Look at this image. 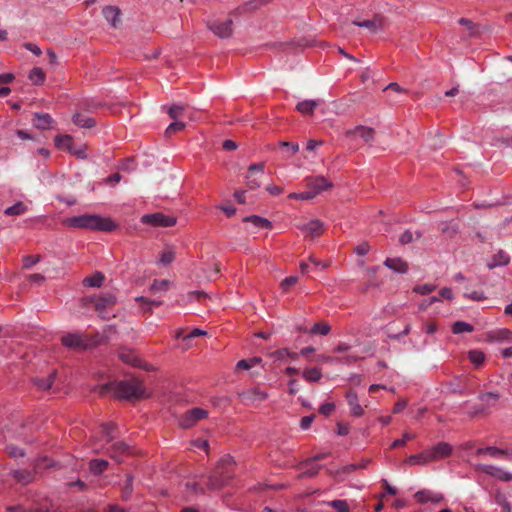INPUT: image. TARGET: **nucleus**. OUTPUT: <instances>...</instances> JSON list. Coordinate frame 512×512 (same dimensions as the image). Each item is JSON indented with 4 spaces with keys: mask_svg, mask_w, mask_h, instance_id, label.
I'll return each mask as SVG.
<instances>
[{
    "mask_svg": "<svg viewBox=\"0 0 512 512\" xmlns=\"http://www.w3.org/2000/svg\"><path fill=\"white\" fill-rule=\"evenodd\" d=\"M64 224L71 228L90 229L102 232H112L117 224L109 217H102L97 214H83L67 218Z\"/></svg>",
    "mask_w": 512,
    "mask_h": 512,
    "instance_id": "nucleus-1",
    "label": "nucleus"
},
{
    "mask_svg": "<svg viewBox=\"0 0 512 512\" xmlns=\"http://www.w3.org/2000/svg\"><path fill=\"white\" fill-rule=\"evenodd\" d=\"M112 389H114L115 395L119 398L139 399L146 396L142 381L137 378L121 381L115 386L112 383L103 384L99 386V394L104 396L110 393Z\"/></svg>",
    "mask_w": 512,
    "mask_h": 512,
    "instance_id": "nucleus-2",
    "label": "nucleus"
},
{
    "mask_svg": "<svg viewBox=\"0 0 512 512\" xmlns=\"http://www.w3.org/2000/svg\"><path fill=\"white\" fill-rule=\"evenodd\" d=\"M102 342L99 334L86 335L81 333H68L61 337V343L75 351H85L91 349Z\"/></svg>",
    "mask_w": 512,
    "mask_h": 512,
    "instance_id": "nucleus-3",
    "label": "nucleus"
},
{
    "mask_svg": "<svg viewBox=\"0 0 512 512\" xmlns=\"http://www.w3.org/2000/svg\"><path fill=\"white\" fill-rule=\"evenodd\" d=\"M234 465V459L230 455L223 456L215 469L208 476L207 480V488L210 490H218L223 486L227 485L229 481L232 479V474H228L221 477L220 473L223 472V468H230Z\"/></svg>",
    "mask_w": 512,
    "mask_h": 512,
    "instance_id": "nucleus-4",
    "label": "nucleus"
},
{
    "mask_svg": "<svg viewBox=\"0 0 512 512\" xmlns=\"http://www.w3.org/2000/svg\"><path fill=\"white\" fill-rule=\"evenodd\" d=\"M85 301L93 303L94 309L99 313V315L102 318H106L105 310L116 304V297L112 293H104L98 297L87 298Z\"/></svg>",
    "mask_w": 512,
    "mask_h": 512,
    "instance_id": "nucleus-5",
    "label": "nucleus"
},
{
    "mask_svg": "<svg viewBox=\"0 0 512 512\" xmlns=\"http://www.w3.org/2000/svg\"><path fill=\"white\" fill-rule=\"evenodd\" d=\"M141 222L143 224L151 225L154 227H171L176 224V218L158 212L143 215L141 218Z\"/></svg>",
    "mask_w": 512,
    "mask_h": 512,
    "instance_id": "nucleus-6",
    "label": "nucleus"
},
{
    "mask_svg": "<svg viewBox=\"0 0 512 512\" xmlns=\"http://www.w3.org/2000/svg\"><path fill=\"white\" fill-rule=\"evenodd\" d=\"M305 186L311 189L315 195L322 193L323 191L329 190L333 187L332 182L327 180L323 176H310L304 179Z\"/></svg>",
    "mask_w": 512,
    "mask_h": 512,
    "instance_id": "nucleus-7",
    "label": "nucleus"
},
{
    "mask_svg": "<svg viewBox=\"0 0 512 512\" xmlns=\"http://www.w3.org/2000/svg\"><path fill=\"white\" fill-rule=\"evenodd\" d=\"M475 470L482 472L486 475L495 477L499 480L509 482L512 480V474L503 470L500 467L489 465V464H477L475 465Z\"/></svg>",
    "mask_w": 512,
    "mask_h": 512,
    "instance_id": "nucleus-8",
    "label": "nucleus"
},
{
    "mask_svg": "<svg viewBox=\"0 0 512 512\" xmlns=\"http://www.w3.org/2000/svg\"><path fill=\"white\" fill-rule=\"evenodd\" d=\"M297 228L307 237H319L324 232V223L319 219L297 224Z\"/></svg>",
    "mask_w": 512,
    "mask_h": 512,
    "instance_id": "nucleus-9",
    "label": "nucleus"
},
{
    "mask_svg": "<svg viewBox=\"0 0 512 512\" xmlns=\"http://www.w3.org/2000/svg\"><path fill=\"white\" fill-rule=\"evenodd\" d=\"M208 416V412L202 408H193L187 411L180 419V425L183 428H190L195 425L199 420Z\"/></svg>",
    "mask_w": 512,
    "mask_h": 512,
    "instance_id": "nucleus-10",
    "label": "nucleus"
},
{
    "mask_svg": "<svg viewBox=\"0 0 512 512\" xmlns=\"http://www.w3.org/2000/svg\"><path fill=\"white\" fill-rule=\"evenodd\" d=\"M233 21L227 19L223 22L219 20L211 21L208 23V28L220 38H229L232 35Z\"/></svg>",
    "mask_w": 512,
    "mask_h": 512,
    "instance_id": "nucleus-11",
    "label": "nucleus"
},
{
    "mask_svg": "<svg viewBox=\"0 0 512 512\" xmlns=\"http://www.w3.org/2000/svg\"><path fill=\"white\" fill-rule=\"evenodd\" d=\"M346 137L354 139L361 138L366 143H371L374 140L375 130L371 127L357 126L354 129L347 130L345 132Z\"/></svg>",
    "mask_w": 512,
    "mask_h": 512,
    "instance_id": "nucleus-12",
    "label": "nucleus"
},
{
    "mask_svg": "<svg viewBox=\"0 0 512 512\" xmlns=\"http://www.w3.org/2000/svg\"><path fill=\"white\" fill-rule=\"evenodd\" d=\"M104 448L110 457L115 459L117 462H121L122 456L129 455L131 453V447L123 441L114 442Z\"/></svg>",
    "mask_w": 512,
    "mask_h": 512,
    "instance_id": "nucleus-13",
    "label": "nucleus"
},
{
    "mask_svg": "<svg viewBox=\"0 0 512 512\" xmlns=\"http://www.w3.org/2000/svg\"><path fill=\"white\" fill-rule=\"evenodd\" d=\"M452 451V446L446 442H440L437 445L433 446L432 448L427 449L430 462H434L439 459L448 457L451 455Z\"/></svg>",
    "mask_w": 512,
    "mask_h": 512,
    "instance_id": "nucleus-14",
    "label": "nucleus"
},
{
    "mask_svg": "<svg viewBox=\"0 0 512 512\" xmlns=\"http://www.w3.org/2000/svg\"><path fill=\"white\" fill-rule=\"evenodd\" d=\"M270 0H251L244 3L241 6H238L234 9L230 14L232 16H238L245 13L253 12L259 9L260 7L266 5Z\"/></svg>",
    "mask_w": 512,
    "mask_h": 512,
    "instance_id": "nucleus-15",
    "label": "nucleus"
},
{
    "mask_svg": "<svg viewBox=\"0 0 512 512\" xmlns=\"http://www.w3.org/2000/svg\"><path fill=\"white\" fill-rule=\"evenodd\" d=\"M383 23V17L381 15H375L371 20L353 21L352 25L366 28L370 32L375 33L382 29Z\"/></svg>",
    "mask_w": 512,
    "mask_h": 512,
    "instance_id": "nucleus-16",
    "label": "nucleus"
},
{
    "mask_svg": "<svg viewBox=\"0 0 512 512\" xmlns=\"http://www.w3.org/2000/svg\"><path fill=\"white\" fill-rule=\"evenodd\" d=\"M414 497L419 503H438L441 502L444 498L442 494L435 493L431 490H420L415 493Z\"/></svg>",
    "mask_w": 512,
    "mask_h": 512,
    "instance_id": "nucleus-17",
    "label": "nucleus"
},
{
    "mask_svg": "<svg viewBox=\"0 0 512 512\" xmlns=\"http://www.w3.org/2000/svg\"><path fill=\"white\" fill-rule=\"evenodd\" d=\"M346 399L350 407L351 414L356 417L362 416L364 410L362 406L358 403L357 394L354 391H348L346 394Z\"/></svg>",
    "mask_w": 512,
    "mask_h": 512,
    "instance_id": "nucleus-18",
    "label": "nucleus"
},
{
    "mask_svg": "<svg viewBox=\"0 0 512 512\" xmlns=\"http://www.w3.org/2000/svg\"><path fill=\"white\" fill-rule=\"evenodd\" d=\"M263 171H264V164H262V163L252 164L249 167L248 176H247V186L250 189H254L260 185V182L256 178H253L254 173L259 172L262 174Z\"/></svg>",
    "mask_w": 512,
    "mask_h": 512,
    "instance_id": "nucleus-19",
    "label": "nucleus"
},
{
    "mask_svg": "<svg viewBox=\"0 0 512 512\" xmlns=\"http://www.w3.org/2000/svg\"><path fill=\"white\" fill-rule=\"evenodd\" d=\"M53 119L47 113H36L34 116L33 124L38 129H49L52 125Z\"/></svg>",
    "mask_w": 512,
    "mask_h": 512,
    "instance_id": "nucleus-20",
    "label": "nucleus"
},
{
    "mask_svg": "<svg viewBox=\"0 0 512 512\" xmlns=\"http://www.w3.org/2000/svg\"><path fill=\"white\" fill-rule=\"evenodd\" d=\"M319 104V100H303L297 104L296 109L303 115H311Z\"/></svg>",
    "mask_w": 512,
    "mask_h": 512,
    "instance_id": "nucleus-21",
    "label": "nucleus"
},
{
    "mask_svg": "<svg viewBox=\"0 0 512 512\" xmlns=\"http://www.w3.org/2000/svg\"><path fill=\"white\" fill-rule=\"evenodd\" d=\"M103 15L107 22H109L113 27H117L120 22L119 16L120 11L118 8L113 6H108L103 9Z\"/></svg>",
    "mask_w": 512,
    "mask_h": 512,
    "instance_id": "nucleus-22",
    "label": "nucleus"
},
{
    "mask_svg": "<svg viewBox=\"0 0 512 512\" xmlns=\"http://www.w3.org/2000/svg\"><path fill=\"white\" fill-rule=\"evenodd\" d=\"M385 265L388 268H390L398 273H402V274L406 273L408 270L407 263L404 260H402L401 258H387L385 260Z\"/></svg>",
    "mask_w": 512,
    "mask_h": 512,
    "instance_id": "nucleus-23",
    "label": "nucleus"
},
{
    "mask_svg": "<svg viewBox=\"0 0 512 512\" xmlns=\"http://www.w3.org/2000/svg\"><path fill=\"white\" fill-rule=\"evenodd\" d=\"M116 425L113 422L104 423L101 425V436L106 444L111 443L115 438Z\"/></svg>",
    "mask_w": 512,
    "mask_h": 512,
    "instance_id": "nucleus-24",
    "label": "nucleus"
},
{
    "mask_svg": "<svg viewBox=\"0 0 512 512\" xmlns=\"http://www.w3.org/2000/svg\"><path fill=\"white\" fill-rule=\"evenodd\" d=\"M11 474H12L13 478H15L17 480V482H19L23 485H27V484L31 483L34 479L33 473L26 469L14 470V471H12Z\"/></svg>",
    "mask_w": 512,
    "mask_h": 512,
    "instance_id": "nucleus-25",
    "label": "nucleus"
},
{
    "mask_svg": "<svg viewBox=\"0 0 512 512\" xmlns=\"http://www.w3.org/2000/svg\"><path fill=\"white\" fill-rule=\"evenodd\" d=\"M105 276L102 272H95L93 275L83 279V285L86 287H101Z\"/></svg>",
    "mask_w": 512,
    "mask_h": 512,
    "instance_id": "nucleus-26",
    "label": "nucleus"
},
{
    "mask_svg": "<svg viewBox=\"0 0 512 512\" xmlns=\"http://www.w3.org/2000/svg\"><path fill=\"white\" fill-rule=\"evenodd\" d=\"M409 465H426L430 462L429 454L427 452V449L423 452L415 455H410L406 461Z\"/></svg>",
    "mask_w": 512,
    "mask_h": 512,
    "instance_id": "nucleus-27",
    "label": "nucleus"
},
{
    "mask_svg": "<svg viewBox=\"0 0 512 512\" xmlns=\"http://www.w3.org/2000/svg\"><path fill=\"white\" fill-rule=\"evenodd\" d=\"M72 120L74 124L81 128H92L96 125V121L93 118L80 113H76Z\"/></svg>",
    "mask_w": 512,
    "mask_h": 512,
    "instance_id": "nucleus-28",
    "label": "nucleus"
},
{
    "mask_svg": "<svg viewBox=\"0 0 512 512\" xmlns=\"http://www.w3.org/2000/svg\"><path fill=\"white\" fill-rule=\"evenodd\" d=\"M509 261H510L509 256L505 252L499 251L498 253H496L493 256L491 262H489L487 264V267L489 269H493L497 266H505L509 263Z\"/></svg>",
    "mask_w": 512,
    "mask_h": 512,
    "instance_id": "nucleus-29",
    "label": "nucleus"
},
{
    "mask_svg": "<svg viewBox=\"0 0 512 512\" xmlns=\"http://www.w3.org/2000/svg\"><path fill=\"white\" fill-rule=\"evenodd\" d=\"M499 398L500 395L494 392L482 393L478 396V399L482 402V405L486 406V410L494 407Z\"/></svg>",
    "mask_w": 512,
    "mask_h": 512,
    "instance_id": "nucleus-30",
    "label": "nucleus"
},
{
    "mask_svg": "<svg viewBox=\"0 0 512 512\" xmlns=\"http://www.w3.org/2000/svg\"><path fill=\"white\" fill-rule=\"evenodd\" d=\"M267 397L266 393L261 392L259 390H250L247 392H243L241 394V398L244 402H256V401H263Z\"/></svg>",
    "mask_w": 512,
    "mask_h": 512,
    "instance_id": "nucleus-31",
    "label": "nucleus"
},
{
    "mask_svg": "<svg viewBox=\"0 0 512 512\" xmlns=\"http://www.w3.org/2000/svg\"><path fill=\"white\" fill-rule=\"evenodd\" d=\"M108 465V461L103 459H93L89 463L90 470L95 475H99L104 472Z\"/></svg>",
    "mask_w": 512,
    "mask_h": 512,
    "instance_id": "nucleus-32",
    "label": "nucleus"
},
{
    "mask_svg": "<svg viewBox=\"0 0 512 512\" xmlns=\"http://www.w3.org/2000/svg\"><path fill=\"white\" fill-rule=\"evenodd\" d=\"M29 79L30 81L35 84V85H41L44 83L45 79H46V75L44 73V71L39 68V67H35L33 68L30 73H29Z\"/></svg>",
    "mask_w": 512,
    "mask_h": 512,
    "instance_id": "nucleus-33",
    "label": "nucleus"
},
{
    "mask_svg": "<svg viewBox=\"0 0 512 512\" xmlns=\"http://www.w3.org/2000/svg\"><path fill=\"white\" fill-rule=\"evenodd\" d=\"M244 220L253 223V225L260 229H270L272 227V224L268 219L260 216L253 215L246 217Z\"/></svg>",
    "mask_w": 512,
    "mask_h": 512,
    "instance_id": "nucleus-34",
    "label": "nucleus"
},
{
    "mask_svg": "<svg viewBox=\"0 0 512 512\" xmlns=\"http://www.w3.org/2000/svg\"><path fill=\"white\" fill-rule=\"evenodd\" d=\"M55 144L58 148L72 151L73 139L70 135H58L55 137Z\"/></svg>",
    "mask_w": 512,
    "mask_h": 512,
    "instance_id": "nucleus-35",
    "label": "nucleus"
},
{
    "mask_svg": "<svg viewBox=\"0 0 512 512\" xmlns=\"http://www.w3.org/2000/svg\"><path fill=\"white\" fill-rule=\"evenodd\" d=\"M302 376L309 382H317L322 377V372L319 368H310L303 371Z\"/></svg>",
    "mask_w": 512,
    "mask_h": 512,
    "instance_id": "nucleus-36",
    "label": "nucleus"
},
{
    "mask_svg": "<svg viewBox=\"0 0 512 512\" xmlns=\"http://www.w3.org/2000/svg\"><path fill=\"white\" fill-rule=\"evenodd\" d=\"M119 356L120 359L127 364L135 367L141 366V360L132 352H121Z\"/></svg>",
    "mask_w": 512,
    "mask_h": 512,
    "instance_id": "nucleus-37",
    "label": "nucleus"
},
{
    "mask_svg": "<svg viewBox=\"0 0 512 512\" xmlns=\"http://www.w3.org/2000/svg\"><path fill=\"white\" fill-rule=\"evenodd\" d=\"M487 454L493 458L512 457V451L500 449L494 446L486 447Z\"/></svg>",
    "mask_w": 512,
    "mask_h": 512,
    "instance_id": "nucleus-38",
    "label": "nucleus"
},
{
    "mask_svg": "<svg viewBox=\"0 0 512 512\" xmlns=\"http://www.w3.org/2000/svg\"><path fill=\"white\" fill-rule=\"evenodd\" d=\"M474 330V327L466 322L463 321H457L452 326V331L454 334H461V333H470Z\"/></svg>",
    "mask_w": 512,
    "mask_h": 512,
    "instance_id": "nucleus-39",
    "label": "nucleus"
},
{
    "mask_svg": "<svg viewBox=\"0 0 512 512\" xmlns=\"http://www.w3.org/2000/svg\"><path fill=\"white\" fill-rule=\"evenodd\" d=\"M331 330V327L328 323L325 322H318L313 325V327L309 330L310 334H320V335H327L329 334Z\"/></svg>",
    "mask_w": 512,
    "mask_h": 512,
    "instance_id": "nucleus-40",
    "label": "nucleus"
},
{
    "mask_svg": "<svg viewBox=\"0 0 512 512\" xmlns=\"http://www.w3.org/2000/svg\"><path fill=\"white\" fill-rule=\"evenodd\" d=\"M27 210L26 205L23 202H17L13 206L8 207L5 210V214L9 216H16L25 213Z\"/></svg>",
    "mask_w": 512,
    "mask_h": 512,
    "instance_id": "nucleus-41",
    "label": "nucleus"
},
{
    "mask_svg": "<svg viewBox=\"0 0 512 512\" xmlns=\"http://www.w3.org/2000/svg\"><path fill=\"white\" fill-rule=\"evenodd\" d=\"M261 361H262V359L259 358V357H253V358H250V359H243V360L238 361L236 367H237V369L248 370V369L254 367L257 364H260Z\"/></svg>",
    "mask_w": 512,
    "mask_h": 512,
    "instance_id": "nucleus-42",
    "label": "nucleus"
},
{
    "mask_svg": "<svg viewBox=\"0 0 512 512\" xmlns=\"http://www.w3.org/2000/svg\"><path fill=\"white\" fill-rule=\"evenodd\" d=\"M55 378H56V372H52L47 378L37 379L35 383L39 388H41L43 390H48L52 387Z\"/></svg>",
    "mask_w": 512,
    "mask_h": 512,
    "instance_id": "nucleus-43",
    "label": "nucleus"
},
{
    "mask_svg": "<svg viewBox=\"0 0 512 512\" xmlns=\"http://www.w3.org/2000/svg\"><path fill=\"white\" fill-rule=\"evenodd\" d=\"M459 24L466 27V29L469 31L470 36H477L478 35V25L475 24L473 21L467 18H460Z\"/></svg>",
    "mask_w": 512,
    "mask_h": 512,
    "instance_id": "nucleus-44",
    "label": "nucleus"
},
{
    "mask_svg": "<svg viewBox=\"0 0 512 512\" xmlns=\"http://www.w3.org/2000/svg\"><path fill=\"white\" fill-rule=\"evenodd\" d=\"M328 505L333 507L337 512H350V507L346 500H333L329 502Z\"/></svg>",
    "mask_w": 512,
    "mask_h": 512,
    "instance_id": "nucleus-45",
    "label": "nucleus"
},
{
    "mask_svg": "<svg viewBox=\"0 0 512 512\" xmlns=\"http://www.w3.org/2000/svg\"><path fill=\"white\" fill-rule=\"evenodd\" d=\"M415 437H416L415 434L409 433V432H405L401 439H397V440H395L391 444L390 448L394 449V448H398V447L404 446L407 441L413 440V439H415Z\"/></svg>",
    "mask_w": 512,
    "mask_h": 512,
    "instance_id": "nucleus-46",
    "label": "nucleus"
},
{
    "mask_svg": "<svg viewBox=\"0 0 512 512\" xmlns=\"http://www.w3.org/2000/svg\"><path fill=\"white\" fill-rule=\"evenodd\" d=\"M470 361L476 366L481 365L484 362L485 356L484 353L478 350H471L469 352Z\"/></svg>",
    "mask_w": 512,
    "mask_h": 512,
    "instance_id": "nucleus-47",
    "label": "nucleus"
},
{
    "mask_svg": "<svg viewBox=\"0 0 512 512\" xmlns=\"http://www.w3.org/2000/svg\"><path fill=\"white\" fill-rule=\"evenodd\" d=\"M185 128V123L183 121L174 120L166 129L165 133L166 135H171L172 133H175L177 131H181Z\"/></svg>",
    "mask_w": 512,
    "mask_h": 512,
    "instance_id": "nucleus-48",
    "label": "nucleus"
},
{
    "mask_svg": "<svg viewBox=\"0 0 512 512\" xmlns=\"http://www.w3.org/2000/svg\"><path fill=\"white\" fill-rule=\"evenodd\" d=\"M133 491V479L131 476L127 477L126 483L122 488V498L128 500Z\"/></svg>",
    "mask_w": 512,
    "mask_h": 512,
    "instance_id": "nucleus-49",
    "label": "nucleus"
},
{
    "mask_svg": "<svg viewBox=\"0 0 512 512\" xmlns=\"http://www.w3.org/2000/svg\"><path fill=\"white\" fill-rule=\"evenodd\" d=\"M175 259V253L173 250L171 249H168V250H165L163 251L161 254H160V263L164 264V265H168L170 264L171 262H173V260Z\"/></svg>",
    "mask_w": 512,
    "mask_h": 512,
    "instance_id": "nucleus-50",
    "label": "nucleus"
},
{
    "mask_svg": "<svg viewBox=\"0 0 512 512\" xmlns=\"http://www.w3.org/2000/svg\"><path fill=\"white\" fill-rule=\"evenodd\" d=\"M435 290V286L431 284H422V285H416L413 288V291L421 294V295H427Z\"/></svg>",
    "mask_w": 512,
    "mask_h": 512,
    "instance_id": "nucleus-51",
    "label": "nucleus"
},
{
    "mask_svg": "<svg viewBox=\"0 0 512 512\" xmlns=\"http://www.w3.org/2000/svg\"><path fill=\"white\" fill-rule=\"evenodd\" d=\"M183 112H184V108L182 106L174 105V106L170 107L168 114H169L170 118H172L173 120H177L178 118L181 117Z\"/></svg>",
    "mask_w": 512,
    "mask_h": 512,
    "instance_id": "nucleus-52",
    "label": "nucleus"
},
{
    "mask_svg": "<svg viewBox=\"0 0 512 512\" xmlns=\"http://www.w3.org/2000/svg\"><path fill=\"white\" fill-rule=\"evenodd\" d=\"M40 260L38 255H29L23 258V266L24 268H30L33 265L37 264Z\"/></svg>",
    "mask_w": 512,
    "mask_h": 512,
    "instance_id": "nucleus-53",
    "label": "nucleus"
},
{
    "mask_svg": "<svg viewBox=\"0 0 512 512\" xmlns=\"http://www.w3.org/2000/svg\"><path fill=\"white\" fill-rule=\"evenodd\" d=\"M7 453L9 456L17 458V457H23L24 451L21 448H18L16 446L10 445L6 448Z\"/></svg>",
    "mask_w": 512,
    "mask_h": 512,
    "instance_id": "nucleus-54",
    "label": "nucleus"
},
{
    "mask_svg": "<svg viewBox=\"0 0 512 512\" xmlns=\"http://www.w3.org/2000/svg\"><path fill=\"white\" fill-rule=\"evenodd\" d=\"M320 468H321V466L313 465V466L307 468L306 470H304L299 477L300 478H302V477H314L315 475L318 474Z\"/></svg>",
    "mask_w": 512,
    "mask_h": 512,
    "instance_id": "nucleus-55",
    "label": "nucleus"
},
{
    "mask_svg": "<svg viewBox=\"0 0 512 512\" xmlns=\"http://www.w3.org/2000/svg\"><path fill=\"white\" fill-rule=\"evenodd\" d=\"M298 278L296 276H289L282 280L281 287L283 290H287L290 286H293L297 283Z\"/></svg>",
    "mask_w": 512,
    "mask_h": 512,
    "instance_id": "nucleus-56",
    "label": "nucleus"
},
{
    "mask_svg": "<svg viewBox=\"0 0 512 512\" xmlns=\"http://www.w3.org/2000/svg\"><path fill=\"white\" fill-rule=\"evenodd\" d=\"M485 412H486V406H484L482 404H478V405H474L471 408L469 415L471 417H476L478 415L484 414Z\"/></svg>",
    "mask_w": 512,
    "mask_h": 512,
    "instance_id": "nucleus-57",
    "label": "nucleus"
},
{
    "mask_svg": "<svg viewBox=\"0 0 512 512\" xmlns=\"http://www.w3.org/2000/svg\"><path fill=\"white\" fill-rule=\"evenodd\" d=\"M413 241V234L412 232L410 231H405L403 232L400 237H399V242L402 244V245H406V244H409Z\"/></svg>",
    "mask_w": 512,
    "mask_h": 512,
    "instance_id": "nucleus-58",
    "label": "nucleus"
},
{
    "mask_svg": "<svg viewBox=\"0 0 512 512\" xmlns=\"http://www.w3.org/2000/svg\"><path fill=\"white\" fill-rule=\"evenodd\" d=\"M334 409H335L334 403H325L320 406L319 412L323 415L328 416L334 411Z\"/></svg>",
    "mask_w": 512,
    "mask_h": 512,
    "instance_id": "nucleus-59",
    "label": "nucleus"
},
{
    "mask_svg": "<svg viewBox=\"0 0 512 512\" xmlns=\"http://www.w3.org/2000/svg\"><path fill=\"white\" fill-rule=\"evenodd\" d=\"M193 446L195 448H198V449H201V450H204L206 452H208V449H209V443L207 440H204V439H196L193 441Z\"/></svg>",
    "mask_w": 512,
    "mask_h": 512,
    "instance_id": "nucleus-60",
    "label": "nucleus"
},
{
    "mask_svg": "<svg viewBox=\"0 0 512 512\" xmlns=\"http://www.w3.org/2000/svg\"><path fill=\"white\" fill-rule=\"evenodd\" d=\"M51 465H52L51 460H49L48 458L44 457L43 459L38 460L35 463L34 469L37 472L38 470H40L42 468L50 467Z\"/></svg>",
    "mask_w": 512,
    "mask_h": 512,
    "instance_id": "nucleus-61",
    "label": "nucleus"
},
{
    "mask_svg": "<svg viewBox=\"0 0 512 512\" xmlns=\"http://www.w3.org/2000/svg\"><path fill=\"white\" fill-rule=\"evenodd\" d=\"M279 145L283 148L290 149L293 154L297 153L299 151V145L298 143H292L287 141H281Z\"/></svg>",
    "mask_w": 512,
    "mask_h": 512,
    "instance_id": "nucleus-62",
    "label": "nucleus"
},
{
    "mask_svg": "<svg viewBox=\"0 0 512 512\" xmlns=\"http://www.w3.org/2000/svg\"><path fill=\"white\" fill-rule=\"evenodd\" d=\"M314 420V415L304 416L300 421V427L303 430L308 429Z\"/></svg>",
    "mask_w": 512,
    "mask_h": 512,
    "instance_id": "nucleus-63",
    "label": "nucleus"
},
{
    "mask_svg": "<svg viewBox=\"0 0 512 512\" xmlns=\"http://www.w3.org/2000/svg\"><path fill=\"white\" fill-rule=\"evenodd\" d=\"M498 338L501 340L512 342V331L508 329L501 330L498 332Z\"/></svg>",
    "mask_w": 512,
    "mask_h": 512,
    "instance_id": "nucleus-64",
    "label": "nucleus"
}]
</instances>
